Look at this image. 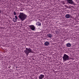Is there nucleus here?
Listing matches in <instances>:
<instances>
[{
	"mask_svg": "<svg viewBox=\"0 0 79 79\" xmlns=\"http://www.w3.org/2000/svg\"><path fill=\"white\" fill-rule=\"evenodd\" d=\"M19 17L21 21H23L26 19L27 15L23 13H20Z\"/></svg>",
	"mask_w": 79,
	"mask_h": 79,
	"instance_id": "f257e3e1",
	"label": "nucleus"
},
{
	"mask_svg": "<svg viewBox=\"0 0 79 79\" xmlns=\"http://www.w3.org/2000/svg\"><path fill=\"white\" fill-rule=\"evenodd\" d=\"M24 52L26 53L27 55H28L29 53H32V50L30 48H26V50L24 51Z\"/></svg>",
	"mask_w": 79,
	"mask_h": 79,
	"instance_id": "f03ea898",
	"label": "nucleus"
},
{
	"mask_svg": "<svg viewBox=\"0 0 79 79\" xmlns=\"http://www.w3.org/2000/svg\"><path fill=\"white\" fill-rule=\"evenodd\" d=\"M63 60L64 61H66L68 60H69V57L68 55L64 54L63 57Z\"/></svg>",
	"mask_w": 79,
	"mask_h": 79,
	"instance_id": "7ed1b4c3",
	"label": "nucleus"
},
{
	"mask_svg": "<svg viewBox=\"0 0 79 79\" xmlns=\"http://www.w3.org/2000/svg\"><path fill=\"white\" fill-rule=\"evenodd\" d=\"M67 2L68 3H69V4L74 5V2H73V0H67Z\"/></svg>",
	"mask_w": 79,
	"mask_h": 79,
	"instance_id": "20e7f679",
	"label": "nucleus"
},
{
	"mask_svg": "<svg viewBox=\"0 0 79 79\" xmlns=\"http://www.w3.org/2000/svg\"><path fill=\"white\" fill-rule=\"evenodd\" d=\"M30 27L32 31H35V27L34 25L30 26Z\"/></svg>",
	"mask_w": 79,
	"mask_h": 79,
	"instance_id": "39448f33",
	"label": "nucleus"
},
{
	"mask_svg": "<svg viewBox=\"0 0 79 79\" xmlns=\"http://www.w3.org/2000/svg\"><path fill=\"white\" fill-rule=\"evenodd\" d=\"M50 44L49 42L48 41H46V42L44 43V45L45 46H48V45Z\"/></svg>",
	"mask_w": 79,
	"mask_h": 79,
	"instance_id": "423d86ee",
	"label": "nucleus"
},
{
	"mask_svg": "<svg viewBox=\"0 0 79 79\" xmlns=\"http://www.w3.org/2000/svg\"><path fill=\"white\" fill-rule=\"evenodd\" d=\"M44 77V75L41 74L39 76V79H42Z\"/></svg>",
	"mask_w": 79,
	"mask_h": 79,
	"instance_id": "0eeeda50",
	"label": "nucleus"
},
{
	"mask_svg": "<svg viewBox=\"0 0 79 79\" xmlns=\"http://www.w3.org/2000/svg\"><path fill=\"white\" fill-rule=\"evenodd\" d=\"M66 45L67 47H71V44L70 43H68L66 44Z\"/></svg>",
	"mask_w": 79,
	"mask_h": 79,
	"instance_id": "6e6552de",
	"label": "nucleus"
},
{
	"mask_svg": "<svg viewBox=\"0 0 79 79\" xmlns=\"http://www.w3.org/2000/svg\"><path fill=\"white\" fill-rule=\"evenodd\" d=\"M70 16H71V15L69 14H66L65 15V17L67 18H70Z\"/></svg>",
	"mask_w": 79,
	"mask_h": 79,
	"instance_id": "1a4fd4ad",
	"label": "nucleus"
},
{
	"mask_svg": "<svg viewBox=\"0 0 79 79\" xmlns=\"http://www.w3.org/2000/svg\"><path fill=\"white\" fill-rule=\"evenodd\" d=\"M36 25L37 26H41V23L40 22H38L36 23Z\"/></svg>",
	"mask_w": 79,
	"mask_h": 79,
	"instance_id": "9d476101",
	"label": "nucleus"
},
{
	"mask_svg": "<svg viewBox=\"0 0 79 79\" xmlns=\"http://www.w3.org/2000/svg\"><path fill=\"white\" fill-rule=\"evenodd\" d=\"M48 37H50V38H51V37H52L53 35L51 34H49L48 35Z\"/></svg>",
	"mask_w": 79,
	"mask_h": 79,
	"instance_id": "9b49d317",
	"label": "nucleus"
},
{
	"mask_svg": "<svg viewBox=\"0 0 79 79\" xmlns=\"http://www.w3.org/2000/svg\"><path fill=\"white\" fill-rule=\"evenodd\" d=\"M13 21L14 22H16L17 21V19L15 18H14Z\"/></svg>",
	"mask_w": 79,
	"mask_h": 79,
	"instance_id": "f8f14e48",
	"label": "nucleus"
},
{
	"mask_svg": "<svg viewBox=\"0 0 79 79\" xmlns=\"http://www.w3.org/2000/svg\"><path fill=\"white\" fill-rule=\"evenodd\" d=\"M13 13H14V15H16V13L15 12V11H14Z\"/></svg>",
	"mask_w": 79,
	"mask_h": 79,
	"instance_id": "ddd939ff",
	"label": "nucleus"
},
{
	"mask_svg": "<svg viewBox=\"0 0 79 79\" xmlns=\"http://www.w3.org/2000/svg\"><path fill=\"white\" fill-rule=\"evenodd\" d=\"M62 4H63V5H64V4H65V3H64V2L62 1Z\"/></svg>",
	"mask_w": 79,
	"mask_h": 79,
	"instance_id": "4468645a",
	"label": "nucleus"
},
{
	"mask_svg": "<svg viewBox=\"0 0 79 79\" xmlns=\"http://www.w3.org/2000/svg\"><path fill=\"white\" fill-rule=\"evenodd\" d=\"M15 18H16V19H18V17H17V16H15Z\"/></svg>",
	"mask_w": 79,
	"mask_h": 79,
	"instance_id": "2eb2a0df",
	"label": "nucleus"
},
{
	"mask_svg": "<svg viewBox=\"0 0 79 79\" xmlns=\"http://www.w3.org/2000/svg\"><path fill=\"white\" fill-rule=\"evenodd\" d=\"M68 8H71V7H70V6H69L68 7Z\"/></svg>",
	"mask_w": 79,
	"mask_h": 79,
	"instance_id": "dca6fc26",
	"label": "nucleus"
},
{
	"mask_svg": "<svg viewBox=\"0 0 79 79\" xmlns=\"http://www.w3.org/2000/svg\"><path fill=\"white\" fill-rule=\"evenodd\" d=\"M1 10H0V13H1Z\"/></svg>",
	"mask_w": 79,
	"mask_h": 79,
	"instance_id": "f3484780",
	"label": "nucleus"
},
{
	"mask_svg": "<svg viewBox=\"0 0 79 79\" xmlns=\"http://www.w3.org/2000/svg\"><path fill=\"white\" fill-rule=\"evenodd\" d=\"M71 7H73V6H72Z\"/></svg>",
	"mask_w": 79,
	"mask_h": 79,
	"instance_id": "a211bd4d",
	"label": "nucleus"
},
{
	"mask_svg": "<svg viewBox=\"0 0 79 79\" xmlns=\"http://www.w3.org/2000/svg\"><path fill=\"white\" fill-rule=\"evenodd\" d=\"M22 11H23V10H22Z\"/></svg>",
	"mask_w": 79,
	"mask_h": 79,
	"instance_id": "6ab92c4d",
	"label": "nucleus"
}]
</instances>
